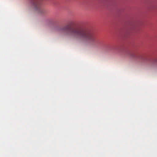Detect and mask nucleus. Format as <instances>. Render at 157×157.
I'll use <instances>...</instances> for the list:
<instances>
[{
    "instance_id": "f257e3e1",
    "label": "nucleus",
    "mask_w": 157,
    "mask_h": 157,
    "mask_svg": "<svg viewBox=\"0 0 157 157\" xmlns=\"http://www.w3.org/2000/svg\"><path fill=\"white\" fill-rule=\"evenodd\" d=\"M59 31L65 33L73 38L81 42L87 43L91 45H95L98 42L94 33L78 28L67 25L60 29Z\"/></svg>"
},
{
    "instance_id": "f03ea898",
    "label": "nucleus",
    "mask_w": 157,
    "mask_h": 157,
    "mask_svg": "<svg viewBox=\"0 0 157 157\" xmlns=\"http://www.w3.org/2000/svg\"><path fill=\"white\" fill-rule=\"evenodd\" d=\"M29 6L33 8L35 11L39 14L44 13V9L42 6V3L40 0H30Z\"/></svg>"
},
{
    "instance_id": "7ed1b4c3",
    "label": "nucleus",
    "mask_w": 157,
    "mask_h": 157,
    "mask_svg": "<svg viewBox=\"0 0 157 157\" xmlns=\"http://www.w3.org/2000/svg\"><path fill=\"white\" fill-rule=\"evenodd\" d=\"M129 55L132 58H134L135 59L137 58V56L136 55L135 53H134L133 52H129Z\"/></svg>"
}]
</instances>
